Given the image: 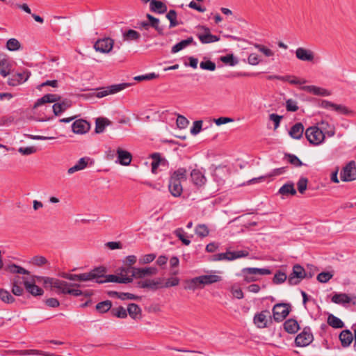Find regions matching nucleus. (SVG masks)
<instances>
[{
	"instance_id": "obj_1",
	"label": "nucleus",
	"mask_w": 356,
	"mask_h": 356,
	"mask_svg": "<svg viewBox=\"0 0 356 356\" xmlns=\"http://www.w3.org/2000/svg\"><path fill=\"white\" fill-rule=\"evenodd\" d=\"M156 268H120V272L105 277L106 268H93L88 273L79 275L63 273V277L70 280L90 281L95 280L97 283L117 282L129 283L133 278H141L156 273Z\"/></svg>"
},
{
	"instance_id": "obj_2",
	"label": "nucleus",
	"mask_w": 356,
	"mask_h": 356,
	"mask_svg": "<svg viewBox=\"0 0 356 356\" xmlns=\"http://www.w3.org/2000/svg\"><path fill=\"white\" fill-rule=\"evenodd\" d=\"M271 271L268 268H243L238 275L243 277L245 282L257 281L262 275H269Z\"/></svg>"
},
{
	"instance_id": "obj_3",
	"label": "nucleus",
	"mask_w": 356,
	"mask_h": 356,
	"mask_svg": "<svg viewBox=\"0 0 356 356\" xmlns=\"http://www.w3.org/2000/svg\"><path fill=\"white\" fill-rule=\"evenodd\" d=\"M305 136L311 144L318 145L324 141L325 134L323 133L318 126H313L306 129Z\"/></svg>"
},
{
	"instance_id": "obj_4",
	"label": "nucleus",
	"mask_w": 356,
	"mask_h": 356,
	"mask_svg": "<svg viewBox=\"0 0 356 356\" xmlns=\"http://www.w3.org/2000/svg\"><path fill=\"white\" fill-rule=\"evenodd\" d=\"M248 252L246 250L227 251L226 252L219 253L212 256V260L221 261L227 260L232 261L238 258L246 257Z\"/></svg>"
},
{
	"instance_id": "obj_5",
	"label": "nucleus",
	"mask_w": 356,
	"mask_h": 356,
	"mask_svg": "<svg viewBox=\"0 0 356 356\" xmlns=\"http://www.w3.org/2000/svg\"><path fill=\"white\" fill-rule=\"evenodd\" d=\"M44 284L46 286H49L52 289H56L58 293L66 294L69 284L63 280L55 278L45 277Z\"/></svg>"
},
{
	"instance_id": "obj_6",
	"label": "nucleus",
	"mask_w": 356,
	"mask_h": 356,
	"mask_svg": "<svg viewBox=\"0 0 356 356\" xmlns=\"http://www.w3.org/2000/svg\"><path fill=\"white\" fill-rule=\"evenodd\" d=\"M290 312V305L286 303H277L273 308L274 320L277 322L283 321Z\"/></svg>"
},
{
	"instance_id": "obj_7",
	"label": "nucleus",
	"mask_w": 356,
	"mask_h": 356,
	"mask_svg": "<svg viewBox=\"0 0 356 356\" xmlns=\"http://www.w3.org/2000/svg\"><path fill=\"white\" fill-rule=\"evenodd\" d=\"M314 340V336L310 328L305 327L298 334L295 339V343L298 347H305L309 346Z\"/></svg>"
},
{
	"instance_id": "obj_8",
	"label": "nucleus",
	"mask_w": 356,
	"mask_h": 356,
	"mask_svg": "<svg viewBox=\"0 0 356 356\" xmlns=\"http://www.w3.org/2000/svg\"><path fill=\"white\" fill-rule=\"evenodd\" d=\"M341 179L343 181H350L356 179V165L355 161H350L342 169Z\"/></svg>"
},
{
	"instance_id": "obj_9",
	"label": "nucleus",
	"mask_w": 356,
	"mask_h": 356,
	"mask_svg": "<svg viewBox=\"0 0 356 356\" xmlns=\"http://www.w3.org/2000/svg\"><path fill=\"white\" fill-rule=\"evenodd\" d=\"M312 274L307 275L305 268H293V272L288 277V282L290 285L299 284L305 277H312Z\"/></svg>"
},
{
	"instance_id": "obj_10",
	"label": "nucleus",
	"mask_w": 356,
	"mask_h": 356,
	"mask_svg": "<svg viewBox=\"0 0 356 356\" xmlns=\"http://www.w3.org/2000/svg\"><path fill=\"white\" fill-rule=\"evenodd\" d=\"M198 29L203 31L202 33L200 32L197 33L198 39L202 44H209L219 41L220 38L212 35L211 33L210 29L208 27L200 26L198 27Z\"/></svg>"
},
{
	"instance_id": "obj_11",
	"label": "nucleus",
	"mask_w": 356,
	"mask_h": 356,
	"mask_svg": "<svg viewBox=\"0 0 356 356\" xmlns=\"http://www.w3.org/2000/svg\"><path fill=\"white\" fill-rule=\"evenodd\" d=\"M130 86V83H127L112 85L106 88H102L101 90L98 91L96 93V97L98 98H102L110 94H115L128 88Z\"/></svg>"
},
{
	"instance_id": "obj_12",
	"label": "nucleus",
	"mask_w": 356,
	"mask_h": 356,
	"mask_svg": "<svg viewBox=\"0 0 356 356\" xmlns=\"http://www.w3.org/2000/svg\"><path fill=\"white\" fill-rule=\"evenodd\" d=\"M114 44V40L110 38H105L98 40L94 44V48L97 51L101 53H109Z\"/></svg>"
},
{
	"instance_id": "obj_13",
	"label": "nucleus",
	"mask_w": 356,
	"mask_h": 356,
	"mask_svg": "<svg viewBox=\"0 0 356 356\" xmlns=\"http://www.w3.org/2000/svg\"><path fill=\"white\" fill-rule=\"evenodd\" d=\"M296 56L301 61L313 62L315 58V54L311 49L298 47L296 50Z\"/></svg>"
},
{
	"instance_id": "obj_14",
	"label": "nucleus",
	"mask_w": 356,
	"mask_h": 356,
	"mask_svg": "<svg viewBox=\"0 0 356 356\" xmlns=\"http://www.w3.org/2000/svg\"><path fill=\"white\" fill-rule=\"evenodd\" d=\"M206 286L202 275L193 277L185 281L184 289L195 291L197 289H202Z\"/></svg>"
},
{
	"instance_id": "obj_15",
	"label": "nucleus",
	"mask_w": 356,
	"mask_h": 356,
	"mask_svg": "<svg viewBox=\"0 0 356 356\" xmlns=\"http://www.w3.org/2000/svg\"><path fill=\"white\" fill-rule=\"evenodd\" d=\"M270 318V312L268 310L262 311L254 315V323L259 328H264L267 327L268 319Z\"/></svg>"
},
{
	"instance_id": "obj_16",
	"label": "nucleus",
	"mask_w": 356,
	"mask_h": 356,
	"mask_svg": "<svg viewBox=\"0 0 356 356\" xmlns=\"http://www.w3.org/2000/svg\"><path fill=\"white\" fill-rule=\"evenodd\" d=\"M31 75V72L28 70L23 72L22 73H17L9 78L8 80V84L9 86H15L23 83L26 81Z\"/></svg>"
},
{
	"instance_id": "obj_17",
	"label": "nucleus",
	"mask_w": 356,
	"mask_h": 356,
	"mask_svg": "<svg viewBox=\"0 0 356 356\" xmlns=\"http://www.w3.org/2000/svg\"><path fill=\"white\" fill-rule=\"evenodd\" d=\"M72 129L74 134H83L89 131L90 124L86 120L79 119L72 123Z\"/></svg>"
},
{
	"instance_id": "obj_18",
	"label": "nucleus",
	"mask_w": 356,
	"mask_h": 356,
	"mask_svg": "<svg viewBox=\"0 0 356 356\" xmlns=\"http://www.w3.org/2000/svg\"><path fill=\"white\" fill-rule=\"evenodd\" d=\"M301 90L306 91L310 94L321 96L327 97L331 95V92L325 88L318 87L316 86H304L300 88Z\"/></svg>"
},
{
	"instance_id": "obj_19",
	"label": "nucleus",
	"mask_w": 356,
	"mask_h": 356,
	"mask_svg": "<svg viewBox=\"0 0 356 356\" xmlns=\"http://www.w3.org/2000/svg\"><path fill=\"white\" fill-rule=\"evenodd\" d=\"M116 154L118 156V160L116 162H118L122 165H129L132 160V155L131 154L127 151L123 149L121 147H118L116 149Z\"/></svg>"
},
{
	"instance_id": "obj_20",
	"label": "nucleus",
	"mask_w": 356,
	"mask_h": 356,
	"mask_svg": "<svg viewBox=\"0 0 356 356\" xmlns=\"http://www.w3.org/2000/svg\"><path fill=\"white\" fill-rule=\"evenodd\" d=\"M13 63L5 56H0V74L7 76L12 72Z\"/></svg>"
},
{
	"instance_id": "obj_21",
	"label": "nucleus",
	"mask_w": 356,
	"mask_h": 356,
	"mask_svg": "<svg viewBox=\"0 0 356 356\" xmlns=\"http://www.w3.org/2000/svg\"><path fill=\"white\" fill-rule=\"evenodd\" d=\"M191 179L194 185L198 187L204 186L207 181L204 174L197 169H194L191 172Z\"/></svg>"
},
{
	"instance_id": "obj_22",
	"label": "nucleus",
	"mask_w": 356,
	"mask_h": 356,
	"mask_svg": "<svg viewBox=\"0 0 356 356\" xmlns=\"http://www.w3.org/2000/svg\"><path fill=\"white\" fill-rule=\"evenodd\" d=\"M168 188L171 195L174 197L181 196L183 191L181 182L172 179L169 180Z\"/></svg>"
},
{
	"instance_id": "obj_23",
	"label": "nucleus",
	"mask_w": 356,
	"mask_h": 356,
	"mask_svg": "<svg viewBox=\"0 0 356 356\" xmlns=\"http://www.w3.org/2000/svg\"><path fill=\"white\" fill-rule=\"evenodd\" d=\"M163 278L156 280L147 279L139 282V284L143 288H149L151 289H157L161 288Z\"/></svg>"
},
{
	"instance_id": "obj_24",
	"label": "nucleus",
	"mask_w": 356,
	"mask_h": 356,
	"mask_svg": "<svg viewBox=\"0 0 356 356\" xmlns=\"http://www.w3.org/2000/svg\"><path fill=\"white\" fill-rule=\"evenodd\" d=\"M71 106L72 102L69 99H64L63 101L56 103L53 105V111L56 115H59Z\"/></svg>"
},
{
	"instance_id": "obj_25",
	"label": "nucleus",
	"mask_w": 356,
	"mask_h": 356,
	"mask_svg": "<svg viewBox=\"0 0 356 356\" xmlns=\"http://www.w3.org/2000/svg\"><path fill=\"white\" fill-rule=\"evenodd\" d=\"M60 99V97L57 95L54 94H47L42 97L41 98L38 99L36 102L35 103L33 108H36L40 106H42V104L45 103H53L58 101Z\"/></svg>"
},
{
	"instance_id": "obj_26",
	"label": "nucleus",
	"mask_w": 356,
	"mask_h": 356,
	"mask_svg": "<svg viewBox=\"0 0 356 356\" xmlns=\"http://www.w3.org/2000/svg\"><path fill=\"white\" fill-rule=\"evenodd\" d=\"M23 283L27 291L33 296H41L43 290L33 283L29 282L26 278H23Z\"/></svg>"
},
{
	"instance_id": "obj_27",
	"label": "nucleus",
	"mask_w": 356,
	"mask_h": 356,
	"mask_svg": "<svg viewBox=\"0 0 356 356\" xmlns=\"http://www.w3.org/2000/svg\"><path fill=\"white\" fill-rule=\"evenodd\" d=\"M318 129H321L323 133L328 137H332L335 134V127L327 122L322 120L318 124Z\"/></svg>"
},
{
	"instance_id": "obj_28",
	"label": "nucleus",
	"mask_w": 356,
	"mask_h": 356,
	"mask_svg": "<svg viewBox=\"0 0 356 356\" xmlns=\"http://www.w3.org/2000/svg\"><path fill=\"white\" fill-rule=\"evenodd\" d=\"M304 130L303 124L300 122H298L291 128L289 134L291 138L298 140L302 136Z\"/></svg>"
},
{
	"instance_id": "obj_29",
	"label": "nucleus",
	"mask_w": 356,
	"mask_h": 356,
	"mask_svg": "<svg viewBox=\"0 0 356 356\" xmlns=\"http://www.w3.org/2000/svg\"><path fill=\"white\" fill-rule=\"evenodd\" d=\"M27 264L35 266H49L51 263L48 259L42 255H35L30 259Z\"/></svg>"
},
{
	"instance_id": "obj_30",
	"label": "nucleus",
	"mask_w": 356,
	"mask_h": 356,
	"mask_svg": "<svg viewBox=\"0 0 356 356\" xmlns=\"http://www.w3.org/2000/svg\"><path fill=\"white\" fill-rule=\"evenodd\" d=\"M188 170L184 168H179L176 170L173 171L170 179L182 182L187 179Z\"/></svg>"
},
{
	"instance_id": "obj_31",
	"label": "nucleus",
	"mask_w": 356,
	"mask_h": 356,
	"mask_svg": "<svg viewBox=\"0 0 356 356\" xmlns=\"http://www.w3.org/2000/svg\"><path fill=\"white\" fill-rule=\"evenodd\" d=\"M339 339L343 347H348L353 340V335L350 330H345L340 333Z\"/></svg>"
},
{
	"instance_id": "obj_32",
	"label": "nucleus",
	"mask_w": 356,
	"mask_h": 356,
	"mask_svg": "<svg viewBox=\"0 0 356 356\" xmlns=\"http://www.w3.org/2000/svg\"><path fill=\"white\" fill-rule=\"evenodd\" d=\"M149 6L150 10L156 13L162 14L167 11L166 5L160 1L152 0Z\"/></svg>"
},
{
	"instance_id": "obj_33",
	"label": "nucleus",
	"mask_w": 356,
	"mask_h": 356,
	"mask_svg": "<svg viewBox=\"0 0 356 356\" xmlns=\"http://www.w3.org/2000/svg\"><path fill=\"white\" fill-rule=\"evenodd\" d=\"M89 158L83 157L80 159L77 163L72 167L70 168L67 170L68 174L71 175L76 171L83 170L86 168Z\"/></svg>"
},
{
	"instance_id": "obj_34",
	"label": "nucleus",
	"mask_w": 356,
	"mask_h": 356,
	"mask_svg": "<svg viewBox=\"0 0 356 356\" xmlns=\"http://www.w3.org/2000/svg\"><path fill=\"white\" fill-rule=\"evenodd\" d=\"M284 328L288 333L294 334L299 330V325L296 320L290 318L284 322Z\"/></svg>"
},
{
	"instance_id": "obj_35",
	"label": "nucleus",
	"mask_w": 356,
	"mask_h": 356,
	"mask_svg": "<svg viewBox=\"0 0 356 356\" xmlns=\"http://www.w3.org/2000/svg\"><path fill=\"white\" fill-rule=\"evenodd\" d=\"M127 312L129 313V315L135 320L139 319L141 317V309L136 304H129L128 305Z\"/></svg>"
},
{
	"instance_id": "obj_36",
	"label": "nucleus",
	"mask_w": 356,
	"mask_h": 356,
	"mask_svg": "<svg viewBox=\"0 0 356 356\" xmlns=\"http://www.w3.org/2000/svg\"><path fill=\"white\" fill-rule=\"evenodd\" d=\"M202 277L204 280V284H206V286L217 283L222 280V276L216 275V272H212L210 274L203 275Z\"/></svg>"
},
{
	"instance_id": "obj_37",
	"label": "nucleus",
	"mask_w": 356,
	"mask_h": 356,
	"mask_svg": "<svg viewBox=\"0 0 356 356\" xmlns=\"http://www.w3.org/2000/svg\"><path fill=\"white\" fill-rule=\"evenodd\" d=\"M193 42V38L192 37L188 38L186 40H181V42L177 43L172 48L171 52L173 54L177 53L179 51L184 49L191 44Z\"/></svg>"
},
{
	"instance_id": "obj_38",
	"label": "nucleus",
	"mask_w": 356,
	"mask_h": 356,
	"mask_svg": "<svg viewBox=\"0 0 356 356\" xmlns=\"http://www.w3.org/2000/svg\"><path fill=\"white\" fill-rule=\"evenodd\" d=\"M350 301L351 298L346 293H336L332 298V302L339 305L347 304Z\"/></svg>"
},
{
	"instance_id": "obj_39",
	"label": "nucleus",
	"mask_w": 356,
	"mask_h": 356,
	"mask_svg": "<svg viewBox=\"0 0 356 356\" xmlns=\"http://www.w3.org/2000/svg\"><path fill=\"white\" fill-rule=\"evenodd\" d=\"M22 282L19 277H16L13 280L12 292L17 296H20L23 294L24 289L20 286Z\"/></svg>"
},
{
	"instance_id": "obj_40",
	"label": "nucleus",
	"mask_w": 356,
	"mask_h": 356,
	"mask_svg": "<svg viewBox=\"0 0 356 356\" xmlns=\"http://www.w3.org/2000/svg\"><path fill=\"white\" fill-rule=\"evenodd\" d=\"M123 40L124 41H136L140 38V35L138 32L135 30L129 29L122 34Z\"/></svg>"
},
{
	"instance_id": "obj_41",
	"label": "nucleus",
	"mask_w": 356,
	"mask_h": 356,
	"mask_svg": "<svg viewBox=\"0 0 356 356\" xmlns=\"http://www.w3.org/2000/svg\"><path fill=\"white\" fill-rule=\"evenodd\" d=\"M279 193L283 195L296 194V191L294 188V185L292 183L284 184L279 190Z\"/></svg>"
},
{
	"instance_id": "obj_42",
	"label": "nucleus",
	"mask_w": 356,
	"mask_h": 356,
	"mask_svg": "<svg viewBox=\"0 0 356 356\" xmlns=\"http://www.w3.org/2000/svg\"><path fill=\"white\" fill-rule=\"evenodd\" d=\"M327 323L334 328H342L344 326L343 321L333 314L328 316Z\"/></svg>"
},
{
	"instance_id": "obj_43",
	"label": "nucleus",
	"mask_w": 356,
	"mask_h": 356,
	"mask_svg": "<svg viewBox=\"0 0 356 356\" xmlns=\"http://www.w3.org/2000/svg\"><path fill=\"white\" fill-rule=\"evenodd\" d=\"M110 124V121L106 118H97L96 120L95 132L100 134L104 132L105 127Z\"/></svg>"
},
{
	"instance_id": "obj_44",
	"label": "nucleus",
	"mask_w": 356,
	"mask_h": 356,
	"mask_svg": "<svg viewBox=\"0 0 356 356\" xmlns=\"http://www.w3.org/2000/svg\"><path fill=\"white\" fill-rule=\"evenodd\" d=\"M147 18L149 19V26L155 29L159 34H163V28L159 26V19L151 15L147 14Z\"/></svg>"
},
{
	"instance_id": "obj_45",
	"label": "nucleus",
	"mask_w": 356,
	"mask_h": 356,
	"mask_svg": "<svg viewBox=\"0 0 356 356\" xmlns=\"http://www.w3.org/2000/svg\"><path fill=\"white\" fill-rule=\"evenodd\" d=\"M6 48L10 51H15L19 50L22 46L17 39L10 38L6 42Z\"/></svg>"
},
{
	"instance_id": "obj_46",
	"label": "nucleus",
	"mask_w": 356,
	"mask_h": 356,
	"mask_svg": "<svg viewBox=\"0 0 356 356\" xmlns=\"http://www.w3.org/2000/svg\"><path fill=\"white\" fill-rule=\"evenodd\" d=\"M112 307V302L110 300H105L99 302L96 305V309L99 313H105L108 312Z\"/></svg>"
},
{
	"instance_id": "obj_47",
	"label": "nucleus",
	"mask_w": 356,
	"mask_h": 356,
	"mask_svg": "<svg viewBox=\"0 0 356 356\" xmlns=\"http://www.w3.org/2000/svg\"><path fill=\"white\" fill-rule=\"evenodd\" d=\"M0 299L6 303H13L15 298L7 291L3 289H0Z\"/></svg>"
},
{
	"instance_id": "obj_48",
	"label": "nucleus",
	"mask_w": 356,
	"mask_h": 356,
	"mask_svg": "<svg viewBox=\"0 0 356 356\" xmlns=\"http://www.w3.org/2000/svg\"><path fill=\"white\" fill-rule=\"evenodd\" d=\"M277 79L288 81L291 84H302L307 82L306 80H300L296 76H275Z\"/></svg>"
},
{
	"instance_id": "obj_49",
	"label": "nucleus",
	"mask_w": 356,
	"mask_h": 356,
	"mask_svg": "<svg viewBox=\"0 0 356 356\" xmlns=\"http://www.w3.org/2000/svg\"><path fill=\"white\" fill-rule=\"evenodd\" d=\"M220 60L227 65L230 66H234L238 64V60L236 58L233 54H227L220 57Z\"/></svg>"
},
{
	"instance_id": "obj_50",
	"label": "nucleus",
	"mask_w": 356,
	"mask_h": 356,
	"mask_svg": "<svg viewBox=\"0 0 356 356\" xmlns=\"http://www.w3.org/2000/svg\"><path fill=\"white\" fill-rule=\"evenodd\" d=\"M152 158L153 159V161L152 163V172L153 173H156V170L159 165L161 163H164L160 157V154L159 153H154L152 155Z\"/></svg>"
},
{
	"instance_id": "obj_51",
	"label": "nucleus",
	"mask_w": 356,
	"mask_h": 356,
	"mask_svg": "<svg viewBox=\"0 0 356 356\" xmlns=\"http://www.w3.org/2000/svg\"><path fill=\"white\" fill-rule=\"evenodd\" d=\"M195 232V234L200 237H206L209 233L208 227L204 224L197 225Z\"/></svg>"
},
{
	"instance_id": "obj_52",
	"label": "nucleus",
	"mask_w": 356,
	"mask_h": 356,
	"mask_svg": "<svg viewBox=\"0 0 356 356\" xmlns=\"http://www.w3.org/2000/svg\"><path fill=\"white\" fill-rule=\"evenodd\" d=\"M254 47L257 49L261 53H262L266 57H271L274 56V52L269 48L265 47L264 45L255 43L253 44Z\"/></svg>"
},
{
	"instance_id": "obj_53",
	"label": "nucleus",
	"mask_w": 356,
	"mask_h": 356,
	"mask_svg": "<svg viewBox=\"0 0 356 356\" xmlns=\"http://www.w3.org/2000/svg\"><path fill=\"white\" fill-rule=\"evenodd\" d=\"M179 283V280L177 277H170L167 280L163 278L161 288H168L171 286H175Z\"/></svg>"
},
{
	"instance_id": "obj_54",
	"label": "nucleus",
	"mask_w": 356,
	"mask_h": 356,
	"mask_svg": "<svg viewBox=\"0 0 356 356\" xmlns=\"http://www.w3.org/2000/svg\"><path fill=\"white\" fill-rule=\"evenodd\" d=\"M167 19L170 21V28L175 27L178 25L177 21V13L174 10H170L166 15Z\"/></svg>"
},
{
	"instance_id": "obj_55",
	"label": "nucleus",
	"mask_w": 356,
	"mask_h": 356,
	"mask_svg": "<svg viewBox=\"0 0 356 356\" xmlns=\"http://www.w3.org/2000/svg\"><path fill=\"white\" fill-rule=\"evenodd\" d=\"M334 274L332 272H321L317 276V280L321 283L327 282L332 277Z\"/></svg>"
},
{
	"instance_id": "obj_56",
	"label": "nucleus",
	"mask_w": 356,
	"mask_h": 356,
	"mask_svg": "<svg viewBox=\"0 0 356 356\" xmlns=\"http://www.w3.org/2000/svg\"><path fill=\"white\" fill-rule=\"evenodd\" d=\"M285 158L288 159V161L296 167H300L303 165L302 162L294 154H285Z\"/></svg>"
},
{
	"instance_id": "obj_57",
	"label": "nucleus",
	"mask_w": 356,
	"mask_h": 356,
	"mask_svg": "<svg viewBox=\"0 0 356 356\" xmlns=\"http://www.w3.org/2000/svg\"><path fill=\"white\" fill-rule=\"evenodd\" d=\"M111 312L113 315L118 318H124L127 316V309H125L123 307H119L118 308L113 309Z\"/></svg>"
},
{
	"instance_id": "obj_58",
	"label": "nucleus",
	"mask_w": 356,
	"mask_h": 356,
	"mask_svg": "<svg viewBox=\"0 0 356 356\" xmlns=\"http://www.w3.org/2000/svg\"><path fill=\"white\" fill-rule=\"evenodd\" d=\"M156 258V255L154 254H147L143 255L139 258L138 262L140 265L148 264L153 261Z\"/></svg>"
},
{
	"instance_id": "obj_59",
	"label": "nucleus",
	"mask_w": 356,
	"mask_h": 356,
	"mask_svg": "<svg viewBox=\"0 0 356 356\" xmlns=\"http://www.w3.org/2000/svg\"><path fill=\"white\" fill-rule=\"evenodd\" d=\"M261 62L259 56L255 53L250 54L248 57V63L251 65H257Z\"/></svg>"
},
{
	"instance_id": "obj_60",
	"label": "nucleus",
	"mask_w": 356,
	"mask_h": 356,
	"mask_svg": "<svg viewBox=\"0 0 356 356\" xmlns=\"http://www.w3.org/2000/svg\"><path fill=\"white\" fill-rule=\"evenodd\" d=\"M200 67L202 70H209V71H214L216 67V64L211 60L202 61L200 64Z\"/></svg>"
},
{
	"instance_id": "obj_61",
	"label": "nucleus",
	"mask_w": 356,
	"mask_h": 356,
	"mask_svg": "<svg viewBox=\"0 0 356 356\" xmlns=\"http://www.w3.org/2000/svg\"><path fill=\"white\" fill-rule=\"evenodd\" d=\"M307 179L305 177H302L299 179L297 186H298V190L300 192V193L303 194L307 186Z\"/></svg>"
},
{
	"instance_id": "obj_62",
	"label": "nucleus",
	"mask_w": 356,
	"mask_h": 356,
	"mask_svg": "<svg viewBox=\"0 0 356 356\" xmlns=\"http://www.w3.org/2000/svg\"><path fill=\"white\" fill-rule=\"evenodd\" d=\"M287 279V276L285 273L278 271L273 277V282L275 284H281Z\"/></svg>"
},
{
	"instance_id": "obj_63",
	"label": "nucleus",
	"mask_w": 356,
	"mask_h": 356,
	"mask_svg": "<svg viewBox=\"0 0 356 356\" xmlns=\"http://www.w3.org/2000/svg\"><path fill=\"white\" fill-rule=\"evenodd\" d=\"M202 121L197 120L193 122V127L191 129V134L192 135H197L199 134L202 129Z\"/></svg>"
},
{
	"instance_id": "obj_64",
	"label": "nucleus",
	"mask_w": 356,
	"mask_h": 356,
	"mask_svg": "<svg viewBox=\"0 0 356 356\" xmlns=\"http://www.w3.org/2000/svg\"><path fill=\"white\" fill-rule=\"evenodd\" d=\"M286 108L288 111L295 112L298 110L297 102L291 99L286 100Z\"/></svg>"
}]
</instances>
